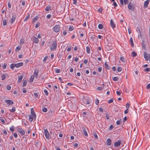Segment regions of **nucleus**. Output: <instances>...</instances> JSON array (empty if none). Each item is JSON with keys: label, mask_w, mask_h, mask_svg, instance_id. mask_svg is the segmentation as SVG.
Segmentation results:
<instances>
[{"label": "nucleus", "mask_w": 150, "mask_h": 150, "mask_svg": "<svg viewBox=\"0 0 150 150\" xmlns=\"http://www.w3.org/2000/svg\"><path fill=\"white\" fill-rule=\"evenodd\" d=\"M57 43L56 41H53L52 44L51 46L50 47V50L51 51H53L57 47Z\"/></svg>", "instance_id": "1"}, {"label": "nucleus", "mask_w": 150, "mask_h": 150, "mask_svg": "<svg viewBox=\"0 0 150 150\" xmlns=\"http://www.w3.org/2000/svg\"><path fill=\"white\" fill-rule=\"evenodd\" d=\"M53 31L56 33H57L60 30V26L59 25H55L53 28Z\"/></svg>", "instance_id": "2"}, {"label": "nucleus", "mask_w": 150, "mask_h": 150, "mask_svg": "<svg viewBox=\"0 0 150 150\" xmlns=\"http://www.w3.org/2000/svg\"><path fill=\"white\" fill-rule=\"evenodd\" d=\"M128 8L132 11H134V5L131 2L129 3L128 6Z\"/></svg>", "instance_id": "3"}, {"label": "nucleus", "mask_w": 150, "mask_h": 150, "mask_svg": "<svg viewBox=\"0 0 150 150\" xmlns=\"http://www.w3.org/2000/svg\"><path fill=\"white\" fill-rule=\"evenodd\" d=\"M44 134L46 138L47 139H49V134L48 132V131L47 129H45V130L44 131Z\"/></svg>", "instance_id": "4"}, {"label": "nucleus", "mask_w": 150, "mask_h": 150, "mask_svg": "<svg viewBox=\"0 0 150 150\" xmlns=\"http://www.w3.org/2000/svg\"><path fill=\"white\" fill-rule=\"evenodd\" d=\"M150 54H147L146 52H144V57L146 61H148L149 59Z\"/></svg>", "instance_id": "5"}, {"label": "nucleus", "mask_w": 150, "mask_h": 150, "mask_svg": "<svg viewBox=\"0 0 150 150\" xmlns=\"http://www.w3.org/2000/svg\"><path fill=\"white\" fill-rule=\"evenodd\" d=\"M17 131L20 133L22 135H24L25 133L24 131L22 128H18L17 129Z\"/></svg>", "instance_id": "6"}, {"label": "nucleus", "mask_w": 150, "mask_h": 150, "mask_svg": "<svg viewBox=\"0 0 150 150\" xmlns=\"http://www.w3.org/2000/svg\"><path fill=\"white\" fill-rule=\"evenodd\" d=\"M5 102L6 103L9 104V105H11L13 103V101L10 100H5Z\"/></svg>", "instance_id": "7"}, {"label": "nucleus", "mask_w": 150, "mask_h": 150, "mask_svg": "<svg viewBox=\"0 0 150 150\" xmlns=\"http://www.w3.org/2000/svg\"><path fill=\"white\" fill-rule=\"evenodd\" d=\"M122 143V142L121 141L119 140L114 144V145L115 146L118 147Z\"/></svg>", "instance_id": "8"}, {"label": "nucleus", "mask_w": 150, "mask_h": 150, "mask_svg": "<svg viewBox=\"0 0 150 150\" xmlns=\"http://www.w3.org/2000/svg\"><path fill=\"white\" fill-rule=\"evenodd\" d=\"M30 110L32 116L33 117H34V118L35 119L36 117V115L34 111L33 108H31Z\"/></svg>", "instance_id": "9"}, {"label": "nucleus", "mask_w": 150, "mask_h": 150, "mask_svg": "<svg viewBox=\"0 0 150 150\" xmlns=\"http://www.w3.org/2000/svg\"><path fill=\"white\" fill-rule=\"evenodd\" d=\"M15 66L17 68H18L22 66L23 65V63L22 62H20L17 64H15Z\"/></svg>", "instance_id": "10"}, {"label": "nucleus", "mask_w": 150, "mask_h": 150, "mask_svg": "<svg viewBox=\"0 0 150 150\" xmlns=\"http://www.w3.org/2000/svg\"><path fill=\"white\" fill-rule=\"evenodd\" d=\"M149 2V0H146L144 2V8H146Z\"/></svg>", "instance_id": "11"}, {"label": "nucleus", "mask_w": 150, "mask_h": 150, "mask_svg": "<svg viewBox=\"0 0 150 150\" xmlns=\"http://www.w3.org/2000/svg\"><path fill=\"white\" fill-rule=\"evenodd\" d=\"M39 72V70H35L34 73V77H35L36 78H37L38 76V74Z\"/></svg>", "instance_id": "12"}, {"label": "nucleus", "mask_w": 150, "mask_h": 150, "mask_svg": "<svg viewBox=\"0 0 150 150\" xmlns=\"http://www.w3.org/2000/svg\"><path fill=\"white\" fill-rule=\"evenodd\" d=\"M110 24L111 26L113 28H114L115 27V25L112 19H111L110 21Z\"/></svg>", "instance_id": "13"}, {"label": "nucleus", "mask_w": 150, "mask_h": 150, "mask_svg": "<svg viewBox=\"0 0 150 150\" xmlns=\"http://www.w3.org/2000/svg\"><path fill=\"white\" fill-rule=\"evenodd\" d=\"M111 140L110 139H108L106 141V144L107 145L109 146L111 144Z\"/></svg>", "instance_id": "14"}, {"label": "nucleus", "mask_w": 150, "mask_h": 150, "mask_svg": "<svg viewBox=\"0 0 150 150\" xmlns=\"http://www.w3.org/2000/svg\"><path fill=\"white\" fill-rule=\"evenodd\" d=\"M34 42L35 43H38V40L35 37H33V38Z\"/></svg>", "instance_id": "15"}, {"label": "nucleus", "mask_w": 150, "mask_h": 150, "mask_svg": "<svg viewBox=\"0 0 150 150\" xmlns=\"http://www.w3.org/2000/svg\"><path fill=\"white\" fill-rule=\"evenodd\" d=\"M16 19V17L15 16H13L11 19L10 23L11 24H12Z\"/></svg>", "instance_id": "16"}, {"label": "nucleus", "mask_w": 150, "mask_h": 150, "mask_svg": "<svg viewBox=\"0 0 150 150\" xmlns=\"http://www.w3.org/2000/svg\"><path fill=\"white\" fill-rule=\"evenodd\" d=\"M7 75V74H2V75L1 76V80H4L5 79Z\"/></svg>", "instance_id": "17"}, {"label": "nucleus", "mask_w": 150, "mask_h": 150, "mask_svg": "<svg viewBox=\"0 0 150 150\" xmlns=\"http://www.w3.org/2000/svg\"><path fill=\"white\" fill-rule=\"evenodd\" d=\"M130 41L131 42V44L132 47H133L134 46V44L132 38L131 37L130 38Z\"/></svg>", "instance_id": "18"}, {"label": "nucleus", "mask_w": 150, "mask_h": 150, "mask_svg": "<svg viewBox=\"0 0 150 150\" xmlns=\"http://www.w3.org/2000/svg\"><path fill=\"white\" fill-rule=\"evenodd\" d=\"M42 111L43 112H46L47 111V109L45 107H43L42 108Z\"/></svg>", "instance_id": "19"}, {"label": "nucleus", "mask_w": 150, "mask_h": 150, "mask_svg": "<svg viewBox=\"0 0 150 150\" xmlns=\"http://www.w3.org/2000/svg\"><path fill=\"white\" fill-rule=\"evenodd\" d=\"M105 67L108 69H110V67L107 64L106 62L104 64Z\"/></svg>", "instance_id": "20"}, {"label": "nucleus", "mask_w": 150, "mask_h": 150, "mask_svg": "<svg viewBox=\"0 0 150 150\" xmlns=\"http://www.w3.org/2000/svg\"><path fill=\"white\" fill-rule=\"evenodd\" d=\"M15 64H11L10 65V68L12 70L14 69V68L16 67Z\"/></svg>", "instance_id": "21"}, {"label": "nucleus", "mask_w": 150, "mask_h": 150, "mask_svg": "<svg viewBox=\"0 0 150 150\" xmlns=\"http://www.w3.org/2000/svg\"><path fill=\"white\" fill-rule=\"evenodd\" d=\"M51 10V8L50 6H48L46 7L45 8V11H49Z\"/></svg>", "instance_id": "22"}, {"label": "nucleus", "mask_w": 150, "mask_h": 150, "mask_svg": "<svg viewBox=\"0 0 150 150\" xmlns=\"http://www.w3.org/2000/svg\"><path fill=\"white\" fill-rule=\"evenodd\" d=\"M83 134H84V135L86 136H87L88 134H87V132L85 129L84 128L83 129Z\"/></svg>", "instance_id": "23"}, {"label": "nucleus", "mask_w": 150, "mask_h": 150, "mask_svg": "<svg viewBox=\"0 0 150 150\" xmlns=\"http://www.w3.org/2000/svg\"><path fill=\"white\" fill-rule=\"evenodd\" d=\"M33 117L32 115H30V117L29 118V120L30 122H32L33 120V117Z\"/></svg>", "instance_id": "24"}, {"label": "nucleus", "mask_w": 150, "mask_h": 150, "mask_svg": "<svg viewBox=\"0 0 150 150\" xmlns=\"http://www.w3.org/2000/svg\"><path fill=\"white\" fill-rule=\"evenodd\" d=\"M133 57H135L137 55V54L135 52H132L131 53Z\"/></svg>", "instance_id": "25"}, {"label": "nucleus", "mask_w": 150, "mask_h": 150, "mask_svg": "<svg viewBox=\"0 0 150 150\" xmlns=\"http://www.w3.org/2000/svg\"><path fill=\"white\" fill-rule=\"evenodd\" d=\"M103 28V25L102 24H100L98 25V28L100 29H101Z\"/></svg>", "instance_id": "26"}, {"label": "nucleus", "mask_w": 150, "mask_h": 150, "mask_svg": "<svg viewBox=\"0 0 150 150\" xmlns=\"http://www.w3.org/2000/svg\"><path fill=\"white\" fill-rule=\"evenodd\" d=\"M23 78V76H20L18 77V81L21 82Z\"/></svg>", "instance_id": "27"}, {"label": "nucleus", "mask_w": 150, "mask_h": 150, "mask_svg": "<svg viewBox=\"0 0 150 150\" xmlns=\"http://www.w3.org/2000/svg\"><path fill=\"white\" fill-rule=\"evenodd\" d=\"M86 52L88 53H89L90 52V48L89 47L87 46L86 47Z\"/></svg>", "instance_id": "28"}, {"label": "nucleus", "mask_w": 150, "mask_h": 150, "mask_svg": "<svg viewBox=\"0 0 150 150\" xmlns=\"http://www.w3.org/2000/svg\"><path fill=\"white\" fill-rule=\"evenodd\" d=\"M21 47L20 46H18L16 49V51L17 52H18L20 50H21Z\"/></svg>", "instance_id": "29"}, {"label": "nucleus", "mask_w": 150, "mask_h": 150, "mask_svg": "<svg viewBox=\"0 0 150 150\" xmlns=\"http://www.w3.org/2000/svg\"><path fill=\"white\" fill-rule=\"evenodd\" d=\"M16 110V109L15 108V107H13V108L12 109L10 110V111L11 112H13L15 111Z\"/></svg>", "instance_id": "30"}, {"label": "nucleus", "mask_w": 150, "mask_h": 150, "mask_svg": "<svg viewBox=\"0 0 150 150\" xmlns=\"http://www.w3.org/2000/svg\"><path fill=\"white\" fill-rule=\"evenodd\" d=\"M3 25H5L7 24V21L6 19H4L3 21Z\"/></svg>", "instance_id": "31"}, {"label": "nucleus", "mask_w": 150, "mask_h": 150, "mask_svg": "<svg viewBox=\"0 0 150 150\" xmlns=\"http://www.w3.org/2000/svg\"><path fill=\"white\" fill-rule=\"evenodd\" d=\"M38 19V17L37 16H36L35 17L33 20V22L34 23Z\"/></svg>", "instance_id": "32"}, {"label": "nucleus", "mask_w": 150, "mask_h": 150, "mask_svg": "<svg viewBox=\"0 0 150 150\" xmlns=\"http://www.w3.org/2000/svg\"><path fill=\"white\" fill-rule=\"evenodd\" d=\"M34 79V76H31L30 78V81L31 82H32Z\"/></svg>", "instance_id": "33"}, {"label": "nucleus", "mask_w": 150, "mask_h": 150, "mask_svg": "<svg viewBox=\"0 0 150 150\" xmlns=\"http://www.w3.org/2000/svg\"><path fill=\"white\" fill-rule=\"evenodd\" d=\"M13 127H14L13 126H12L10 128V131L12 132H13L14 131V129H13Z\"/></svg>", "instance_id": "34"}, {"label": "nucleus", "mask_w": 150, "mask_h": 150, "mask_svg": "<svg viewBox=\"0 0 150 150\" xmlns=\"http://www.w3.org/2000/svg\"><path fill=\"white\" fill-rule=\"evenodd\" d=\"M27 82L26 81V80H24V81L22 86L24 87V86H26V84H27Z\"/></svg>", "instance_id": "35"}, {"label": "nucleus", "mask_w": 150, "mask_h": 150, "mask_svg": "<svg viewBox=\"0 0 150 150\" xmlns=\"http://www.w3.org/2000/svg\"><path fill=\"white\" fill-rule=\"evenodd\" d=\"M122 68L121 67H118L117 68V70L119 72H120L121 71Z\"/></svg>", "instance_id": "36"}, {"label": "nucleus", "mask_w": 150, "mask_h": 150, "mask_svg": "<svg viewBox=\"0 0 150 150\" xmlns=\"http://www.w3.org/2000/svg\"><path fill=\"white\" fill-rule=\"evenodd\" d=\"M120 60L122 62H124L125 61V59L123 57H121L120 58Z\"/></svg>", "instance_id": "37"}, {"label": "nucleus", "mask_w": 150, "mask_h": 150, "mask_svg": "<svg viewBox=\"0 0 150 150\" xmlns=\"http://www.w3.org/2000/svg\"><path fill=\"white\" fill-rule=\"evenodd\" d=\"M103 88L102 87H99L97 88V89L99 91H101L103 89Z\"/></svg>", "instance_id": "38"}, {"label": "nucleus", "mask_w": 150, "mask_h": 150, "mask_svg": "<svg viewBox=\"0 0 150 150\" xmlns=\"http://www.w3.org/2000/svg\"><path fill=\"white\" fill-rule=\"evenodd\" d=\"M30 15H29L28 16H27L25 18V19L24 20V21H27L28 20V19L29 18V17H30Z\"/></svg>", "instance_id": "39"}, {"label": "nucleus", "mask_w": 150, "mask_h": 150, "mask_svg": "<svg viewBox=\"0 0 150 150\" xmlns=\"http://www.w3.org/2000/svg\"><path fill=\"white\" fill-rule=\"evenodd\" d=\"M93 135H94V137H95L96 139H98V136H97L96 133V132H94L93 133Z\"/></svg>", "instance_id": "40"}, {"label": "nucleus", "mask_w": 150, "mask_h": 150, "mask_svg": "<svg viewBox=\"0 0 150 150\" xmlns=\"http://www.w3.org/2000/svg\"><path fill=\"white\" fill-rule=\"evenodd\" d=\"M118 78L117 77H115L113 78V80L114 81H118Z\"/></svg>", "instance_id": "41"}, {"label": "nucleus", "mask_w": 150, "mask_h": 150, "mask_svg": "<svg viewBox=\"0 0 150 150\" xmlns=\"http://www.w3.org/2000/svg\"><path fill=\"white\" fill-rule=\"evenodd\" d=\"M142 48H145V44L144 43V42L143 41L142 43Z\"/></svg>", "instance_id": "42"}, {"label": "nucleus", "mask_w": 150, "mask_h": 150, "mask_svg": "<svg viewBox=\"0 0 150 150\" xmlns=\"http://www.w3.org/2000/svg\"><path fill=\"white\" fill-rule=\"evenodd\" d=\"M74 29L73 26H70L69 28V30L70 31H72Z\"/></svg>", "instance_id": "43"}, {"label": "nucleus", "mask_w": 150, "mask_h": 150, "mask_svg": "<svg viewBox=\"0 0 150 150\" xmlns=\"http://www.w3.org/2000/svg\"><path fill=\"white\" fill-rule=\"evenodd\" d=\"M113 101V99H111L108 101V103H110L112 102Z\"/></svg>", "instance_id": "44"}, {"label": "nucleus", "mask_w": 150, "mask_h": 150, "mask_svg": "<svg viewBox=\"0 0 150 150\" xmlns=\"http://www.w3.org/2000/svg\"><path fill=\"white\" fill-rule=\"evenodd\" d=\"M113 127V126L112 125H110V127L109 128L108 130H111L112 129Z\"/></svg>", "instance_id": "45"}, {"label": "nucleus", "mask_w": 150, "mask_h": 150, "mask_svg": "<svg viewBox=\"0 0 150 150\" xmlns=\"http://www.w3.org/2000/svg\"><path fill=\"white\" fill-rule=\"evenodd\" d=\"M48 56H45L44 58L43 59V62H45L46 60L48 59Z\"/></svg>", "instance_id": "46"}, {"label": "nucleus", "mask_w": 150, "mask_h": 150, "mask_svg": "<svg viewBox=\"0 0 150 150\" xmlns=\"http://www.w3.org/2000/svg\"><path fill=\"white\" fill-rule=\"evenodd\" d=\"M150 70V69L149 68H147L145 69L144 70V71H149Z\"/></svg>", "instance_id": "47"}, {"label": "nucleus", "mask_w": 150, "mask_h": 150, "mask_svg": "<svg viewBox=\"0 0 150 150\" xmlns=\"http://www.w3.org/2000/svg\"><path fill=\"white\" fill-rule=\"evenodd\" d=\"M44 92L45 93V94L47 96L48 94V93L47 91L46 90H44Z\"/></svg>", "instance_id": "48"}, {"label": "nucleus", "mask_w": 150, "mask_h": 150, "mask_svg": "<svg viewBox=\"0 0 150 150\" xmlns=\"http://www.w3.org/2000/svg\"><path fill=\"white\" fill-rule=\"evenodd\" d=\"M6 88H7V90H10L11 89V86L8 85L7 86Z\"/></svg>", "instance_id": "49"}, {"label": "nucleus", "mask_w": 150, "mask_h": 150, "mask_svg": "<svg viewBox=\"0 0 150 150\" xmlns=\"http://www.w3.org/2000/svg\"><path fill=\"white\" fill-rule=\"evenodd\" d=\"M129 107V103H127L126 104V108L128 109Z\"/></svg>", "instance_id": "50"}, {"label": "nucleus", "mask_w": 150, "mask_h": 150, "mask_svg": "<svg viewBox=\"0 0 150 150\" xmlns=\"http://www.w3.org/2000/svg\"><path fill=\"white\" fill-rule=\"evenodd\" d=\"M7 66V64L6 63H4V64L3 68L4 69H5L6 68V67Z\"/></svg>", "instance_id": "51"}, {"label": "nucleus", "mask_w": 150, "mask_h": 150, "mask_svg": "<svg viewBox=\"0 0 150 150\" xmlns=\"http://www.w3.org/2000/svg\"><path fill=\"white\" fill-rule=\"evenodd\" d=\"M146 88L147 89H149L150 88V84H148V85H147L146 87Z\"/></svg>", "instance_id": "52"}, {"label": "nucleus", "mask_w": 150, "mask_h": 150, "mask_svg": "<svg viewBox=\"0 0 150 150\" xmlns=\"http://www.w3.org/2000/svg\"><path fill=\"white\" fill-rule=\"evenodd\" d=\"M99 103V100L98 99H97L95 101V103L96 105H97Z\"/></svg>", "instance_id": "53"}, {"label": "nucleus", "mask_w": 150, "mask_h": 150, "mask_svg": "<svg viewBox=\"0 0 150 150\" xmlns=\"http://www.w3.org/2000/svg\"><path fill=\"white\" fill-rule=\"evenodd\" d=\"M61 71L60 69H57L56 71H55V72L56 73H59Z\"/></svg>", "instance_id": "54"}, {"label": "nucleus", "mask_w": 150, "mask_h": 150, "mask_svg": "<svg viewBox=\"0 0 150 150\" xmlns=\"http://www.w3.org/2000/svg\"><path fill=\"white\" fill-rule=\"evenodd\" d=\"M116 124L117 125H119L120 124V120H118L116 122Z\"/></svg>", "instance_id": "55"}, {"label": "nucleus", "mask_w": 150, "mask_h": 150, "mask_svg": "<svg viewBox=\"0 0 150 150\" xmlns=\"http://www.w3.org/2000/svg\"><path fill=\"white\" fill-rule=\"evenodd\" d=\"M24 42V40L23 39H21L20 40V43L21 44H23Z\"/></svg>", "instance_id": "56"}, {"label": "nucleus", "mask_w": 150, "mask_h": 150, "mask_svg": "<svg viewBox=\"0 0 150 150\" xmlns=\"http://www.w3.org/2000/svg\"><path fill=\"white\" fill-rule=\"evenodd\" d=\"M124 3L125 4H127L128 3V0H124Z\"/></svg>", "instance_id": "57"}, {"label": "nucleus", "mask_w": 150, "mask_h": 150, "mask_svg": "<svg viewBox=\"0 0 150 150\" xmlns=\"http://www.w3.org/2000/svg\"><path fill=\"white\" fill-rule=\"evenodd\" d=\"M23 93H25L27 92L26 89L25 88H23Z\"/></svg>", "instance_id": "58"}, {"label": "nucleus", "mask_w": 150, "mask_h": 150, "mask_svg": "<svg viewBox=\"0 0 150 150\" xmlns=\"http://www.w3.org/2000/svg\"><path fill=\"white\" fill-rule=\"evenodd\" d=\"M102 70V68L101 67H99L98 68V71L99 72H101Z\"/></svg>", "instance_id": "59"}, {"label": "nucleus", "mask_w": 150, "mask_h": 150, "mask_svg": "<svg viewBox=\"0 0 150 150\" xmlns=\"http://www.w3.org/2000/svg\"><path fill=\"white\" fill-rule=\"evenodd\" d=\"M120 3L121 5L122 6L123 5V0H120Z\"/></svg>", "instance_id": "60"}, {"label": "nucleus", "mask_w": 150, "mask_h": 150, "mask_svg": "<svg viewBox=\"0 0 150 150\" xmlns=\"http://www.w3.org/2000/svg\"><path fill=\"white\" fill-rule=\"evenodd\" d=\"M40 25V23L37 24L35 26V28H38Z\"/></svg>", "instance_id": "61"}, {"label": "nucleus", "mask_w": 150, "mask_h": 150, "mask_svg": "<svg viewBox=\"0 0 150 150\" xmlns=\"http://www.w3.org/2000/svg\"><path fill=\"white\" fill-rule=\"evenodd\" d=\"M128 109H127L126 110L124 111V113L125 114H127L128 113Z\"/></svg>", "instance_id": "62"}, {"label": "nucleus", "mask_w": 150, "mask_h": 150, "mask_svg": "<svg viewBox=\"0 0 150 150\" xmlns=\"http://www.w3.org/2000/svg\"><path fill=\"white\" fill-rule=\"evenodd\" d=\"M0 120L1 122H2L3 123H5V121L4 119H3L0 118Z\"/></svg>", "instance_id": "63"}, {"label": "nucleus", "mask_w": 150, "mask_h": 150, "mask_svg": "<svg viewBox=\"0 0 150 150\" xmlns=\"http://www.w3.org/2000/svg\"><path fill=\"white\" fill-rule=\"evenodd\" d=\"M3 132L5 134H7V132L6 131V130H5V129H4L3 130Z\"/></svg>", "instance_id": "64"}]
</instances>
